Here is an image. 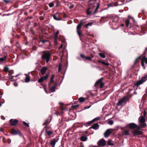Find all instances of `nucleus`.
Masks as SVG:
<instances>
[{
    "instance_id": "f257e3e1",
    "label": "nucleus",
    "mask_w": 147,
    "mask_h": 147,
    "mask_svg": "<svg viewBox=\"0 0 147 147\" xmlns=\"http://www.w3.org/2000/svg\"><path fill=\"white\" fill-rule=\"evenodd\" d=\"M88 8L86 11L88 15H90L93 12L94 13L98 9L100 3L97 2L96 0H90L88 1Z\"/></svg>"
},
{
    "instance_id": "f03ea898",
    "label": "nucleus",
    "mask_w": 147,
    "mask_h": 147,
    "mask_svg": "<svg viewBox=\"0 0 147 147\" xmlns=\"http://www.w3.org/2000/svg\"><path fill=\"white\" fill-rule=\"evenodd\" d=\"M41 58L43 60H46L47 63L49 61L51 54L49 51H43L41 52Z\"/></svg>"
},
{
    "instance_id": "7ed1b4c3",
    "label": "nucleus",
    "mask_w": 147,
    "mask_h": 147,
    "mask_svg": "<svg viewBox=\"0 0 147 147\" xmlns=\"http://www.w3.org/2000/svg\"><path fill=\"white\" fill-rule=\"evenodd\" d=\"M138 121L140 125L141 128H144L146 126V124L145 123V118L142 116H140L138 118Z\"/></svg>"
},
{
    "instance_id": "20e7f679",
    "label": "nucleus",
    "mask_w": 147,
    "mask_h": 147,
    "mask_svg": "<svg viewBox=\"0 0 147 147\" xmlns=\"http://www.w3.org/2000/svg\"><path fill=\"white\" fill-rule=\"evenodd\" d=\"M103 80L102 78H101L98 80L95 84V86L97 87L99 84H100V87L101 88H102L104 86V83L102 82Z\"/></svg>"
},
{
    "instance_id": "39448f33",
    "label": "nucleus",
    "mask_w": 147,
    "mask_h": 147,
    "mask_svg": "<svg viewBox=\"0 0 147 147\" xmlns=\"http://www.w3.org/2000/svg\"><path fill=\"white\" fill-rule=\"evenodd\" d=\"M106 142L103 138H102L99 141H98L97 144L98 146H105L106 144Z\"/></svg>"
},
{
    "instance_id": "423d86ee",
    "label": "nucleus",
    "mask_w": 147,
    "mask_h": 147,
    "mask_svg": "<svg viewBox=\"0 0 147 147\" xmlns=\"http://www.w3.org/2000/svg\"><path fill=\"white\" fill-rule=\"evenodd\" d=\"M113 130V129H109L106 130L104 133L105 137L107 138L109 137Z\"/></svg>"
},
{
    "instance_id": "0eeeda50",
    "label": "nucleus",
    "mask_w": 147,
    "mask_h": 147,
    "mask_svg": "<svg viewBox=\"0 0 147 147\" xmlns=\"http://www.w3.org/2000/svg\"><path fill=\"white\" fill-rule=\"evenodd\" d=\"M49 77V75L47 74L45 76L41 77L38 80V82L41 84V83L44 81L46 80Z\"/></svg>"
},
{
    "instance_id": "6e6552de",
    "label": "nucleus",
    "mask_w": 147,
    "mask_h": 147,
    "mask_svg": "<svg viewBox=\"0 0 147 147\" xmlns=\"http://www.w3.org/2000/svg\"><path fill=\"white\" fill-rule=\"evenodd\" d=\"M122 130V133L125 136H128L129 135V130L126 129L125 127H123L121 129Z\"/></svg>"
},
{
    "instance_id": "1a4fd4ad",
    "label": "nucleus",
    "mask_w": 147,
    "mask_h": 147,
    "mask_svg": "<svg viewBox=\"0 0 147 147\" xmlns=\"http://www.w3.org/2000/svg\"><path fill=\"white\" fill-rule=\"evenodd\" d=\"M58 137V136L56 137V138L54 139L51 141L50 144L52 146V147H54L56 143L59 140Z\"/></svg>"
},
{
    "instance_id": "9d476101",
    "label": "nucleus",
    "mask_w": 147,
    "mask_h": 147,
    "mask_svg": "<svg viewBox=\"0 0 147 147\" xmlns=\"http://www.w3.org/2000/svg\"><path fill=\"white\" fill-rule=\"evenodd\" d=\"M144 63L147 64V58L144 57L142 58L141 61V65L143 67L144 69H145V67L144 66Z\"/></svg>"
},
{
    "instance_id": "9b49d317",
    "label": "nucleus",
    "mask_w": 147,
    "mask_h": 147,
    "mask_svg": "<svg viewBox=\"0 0 147 147\" xmlns=\"http://www.w3.org/2000/svg\"><path fill=\"white\" fill-rule=\"evenodd\" d=\"M132 133L133 134L134 136H135L137 135L142 134H143V132L142 131L135 129L132 131Z\"/></svg>"
},
{
    "instance_id": "f8f14e48",
    "label": "nucleus",
    "mask_w": 147,
    "mask_h": 147,
    "mask_svg": "<svg viewBox=\"0 0 147 147\" xmlns=\"http://www.w3.org/2000/svg\"><path fill=\"white\" fill-rule=\"evenodd\" d=\"M61 13L59 12L56 13L53 16V18L54 19L56 20H60L61 19L59 18Z\"/></svg>"
},
{
    "instance_id": "ddd939ff",
    "label": "nucleus",
    "mask_w": 147,
    "mask_h": 147,
    "mask_svg": "<svg viewBox=\"0 0 147 147\" xmlns=\"http://www.w3.org/2000/svg\"><path fill=\"white\" fill-rule=\"evenodd\" d=\"M53 131L52 130H45V135L49 136V138L53 137V136H51V135L53 134Z\"/></svg>"
},
{
    "instance_id": "4468645a",
    "label": "nucleus",
    "mask_w": 147,
    "mask_h": 147,
    "mask_svg": "<svg viewBox=\"0 0 147 147\" xmlns=\"http://www.w3.org/2000/svg\"><path fill=\"white\" fill-rule=\"evenodd\" d=\"M18 122V120L16 119H11L9 121L11 125L13 126L16 125Z\"/></svg>"
},
{
    "instance_id": "2eb2a0df",
    "label": "nucleus",
    "mask_w": 147,
    "mask_h": 147,
    "mask_svg": "<svg viewBox=\"0 0 147 147\" xmlns=\"http://www.w3.org/2000/svg\"><path fill=\"white\" fill-rule=\"evenodd\" d=\"M127 99V98L125 97H123L122 99L119 100L117 103V105L119 106L122 105L123 103L126 101Z\"/></svg>"
},
{
    "instance_id": "dca6fc26",
    "label": "nucleus",
    "mask_w": 147,
    "mask_h": 147,
    "mask_svg": "<svg viewBox=\"0 0 147 147\" xmlns=\"http://www.w3.org/2000/svg\"><path fill=\"white\" fill-rule=\"evenodd\" d=\"M128 126L129 128L130 129H133L136 128L137 125L134 123H129Z\"/></svg>"
},
{
    "instance_id": "f3484780",
    "label": "nucleus",
    "mask_w": 147,
    "mask_h": 147,
    "mask_svg": "<svg viewBox=\"0 0 147 147\" xmlns=\"http://www.w3.org/2000/svg\"><path fill=\"white\" fill-rule=\"evenodd\" d=\"M51 121V119H50L49 117H48L47 119H46L45 122L43 123V125H48Z\"/></svg>"
},
{
    "instance_id": "a211bd4d",
    "label": "nucleus",
    "mask_w": 147,
    "mask_h": 147,
    "mask_svg": "<svg viewBox=\"0 0 147 147\" xmlns=\"http://www.w3.org/2000/svg\"><path fill=\"white\" fill-rule=\"evenodd\" d=\"M84 20H82L81 21L80 23L77 25V30H80L81 29L82 26L83 24L84 23L83 22V21Z\"/></svg>"
},
{
    "instance_id": "6ab92c4d",
    "label": "nucleus",
    "mask_w": 147,
    "mask_h": 147,
    "mask_svg": "<svg viewBox=\"0 0 147 147\" xmlns=\"http://www.w3.org/2000/svg\"><path fill=\"white\" fill-rule=\"evenodd\" d=\"M99 127V125L97 123L94 124L92 126L90 127V128H92L95 130L98 129Z\"/></svg>"
},
{
    "instance_id": "aec40b11",
    "label": "nucleus",
    "mask_w": 147,
    "mask_h": 147,
    "mask_svg": "<svg viewBox=\"0 0 147 147\" xmlns=\"http://www.w3.org/2000/svg\"><path fill=\"white\" fill-rule=\"evenodd\" d=\"M47 70L46 67H44L41 69L40 72L42 75H44Z\"/></svg>"
},
{
    "instance_id": "412c9836",
    "label": "nucleus",
    "mask_w": 147,
    "mask_h": 147,
    "mask_svg": "<svg viewBox=\"0 0 147 147\" xmlns=\"http://www.w3.org/2000/svg\"><path fill=\"white\" fill-rule=\"evenodd\" d=\"M19 130H16L14 129H12L11 131V133L13 135H17L19 133Z\"/></svg>"
},
{
    "instance_id": "4be33fe9",
    "label": "nucleus",
    "mask_w": 147,
    "mask_h": 147,
    "mask_svg": "<svg viewBox=\"0 0 147 147\" xmlns=\"http://www.w3.org/2000/svg\"><path fill=\"white\" fill-rule=\"evenodd\" d=\"M142 84V82H141L140 80L139 81L136 82L134 85V86H137L138 87L139 86Z\"/></svg>"
},
{
    "instance_id": "5701e85b",
    "label": "nucleus",
    "mask_w": 147,
    "mask_h": 147,
    "mask_svg": "<svg viewBox=\"0 0 147 147\" xmlns=\"http://www.w3.org/2000/svg\"><path fill=\"white\" fill-rule=\"evenodd\" d=\"M147 76L146 75L143 77H142L140 80L141 82H142V83H143V82L146 81V80H147Z\"/></svg>"
},
{
    "instance_id": "b1692460",
    "label": "nucleus",
    "mask_w": 147,
    "mask_h": 147,
    "mask_svg": "<svg viewBox=\"0 0 147 147\" xmlns=\"http://www.w3.org/2000/svg\"><path fill=\"white\" fill-rule=\"evenodd\" d=\"M80 139L82 141L84 142L87 140V138L85 136H82L80 137Z\"/></svg>"
},
{
    "instance_id": "393cba45",
    "label": "nucleus",
    "mask_w": 147,
    "mask_h": 147,
    "mask_svg": "<svg viewBox=\"0 0 147 147\" xmlns=\"http://www.w3.org/2000/svg\"><path fill=\"white\" fill-rule=\"evenodd\" d=\"M56 86L55 85L53 86H50V85H49V88L50 89L52 92H53L55 91V88Z\"/></svg>"
},
{
    "instance_id": "a878e982",
    "label": "nucleus",
    "mask_w": 147,
    "mask_h": 147,
    "mask_svg": "<svg viewBox=\"0 0 147 147\" xmlns=\"http://www.w3.org/2000/svg\"><path fill=\"white\" fill-rule=\"evenodd\" d=\"M25 75L26 76L25 79V82H29L30 80V78L27 74H25Z\"/></svg>"
},
{
    "instance_id": "bb28decb",
    "label": "nucleus",
    "mask_w": 147,
    "mask_h": 147,
    "mask_svg": "<svg viewBox=\"0 0 147 147\" xmlns=\"http://www.w3.org/2000/svg\"><path fill=\"white\" fill-rule=\"evenodd\" d=\"M107 144L109 145L113 146L114 145L113 142L111 140H109L107 142Z\"/></svg>"
},
{
    "instance_id": "cd10ccee",
    "label": "nucleus",
    "mask_w": 147,
    "mask_h": 147,
    "mask_svg": "<svg viewBox=\"0 0 147 147\" xmlns=\"http://www.w3.org/2000/svg\"><path fill=\"white\" fill-rule=\"evenodd\" d=\"M78 100L80 102L82 103L85 100V99L84 98L81 97L78 98Z\"/></svg>"
},
{
    "instance_id": "c85d7f7f",
    "label": "nucleus",
    "mask_w": 147,
    "mask_h": 147,
    "mask_svg": "<svg viewBox=\"0 0 147 147\" xmlns=\"http://www.w3.org/2000/svg\"><path fill=\"white\" fill-rule=\"evenodd\" d=\"M92 23H89L85 24L84 26L86 28H88V26H92Z\"/></svg>"
},
{
    "instance_id": "c756f323",
    "label": "nucleus",
    "mask_w": 147,
    "mask_h": 147,
    "mask_svg": "<svg viewBox=\"0 0 147 147\" xmlns=\"http://www.w3.org/2000/svg\"><path fill=\"white\" fill-rule=\"evenodd\" d=\"M125 23L126 26L127 27H128L129 26V24L130 23L129 20V19H127L125 21Z\"/></svg>"
},
{
    "instance_id": "7c9ffc66",
    "label": "nucleus",
    "mask_w": 147,
    "mask_h": 147,
    "mask_svg": "<svg viewBox=\"0 0 147 147\" xmlns=\"http://www.w3.org/2000/svg\"><path fill=\"white\" fill-rule=\"evenodd\" d=\"M54 76H55L54 74L52 75L51 78L50 79V82H49V84L51 83H53V79L54 78Z\"/></svg>"
},
{
    "instance_id": "2f4dec72",
    "label": "nucleus",
    "mask_w": 147,
    "mask_h": 147,
    "mask_svg": "<svg viewBox=\"0 0 147 147\" xmlns=\"http://www.w3.org/2000/svg\"><path fill=\"white\" fill-rule=\"evenodd\" d=\"M99 55L101 57L104 58L105 57V56L104 54L102 53H99Z\"/></svg>"
},
{
    "instance_id": "473e14b6",
    "label": "nucleus",
    "mask_w": 147,
    "mask_h": 147,
    "mask_svg": "<svg viewBox=\"0 0 147 147\" xmlns=\"http://www.w3.org/2000/svg\"><path fill=\"white\" fill-rule=\"evenodd\" d=\"M6 59V56L0 58V61L3 62Z\"/></svg>"
},
{
    "instance_id": "72a5a7b5",
    "label": "nucleus",
    "mask_w": 147,
    "mask_h": 147,
    "mask_svg": "<svg viewBox=\"0 0 147 147\" xmlns=\"http://www.w3.org/2000/svg\"><path fill=\"white\" fill-rule=\"evenodd\" d=\"M54 3L53 2H52L49 4V5L50 7H53L54 5Z\"/></svg>"
},
{
    "instance_id": "f704fd0d",
    "label": "nucleus",
    "mask_w": 147,
    "mask_h": 147,
    "mask_svg": "<svg viewBox=\"0 0 147 147\" xmlns=\"http://www.w3.org/2000/svg\"><path fill=\"white\" fill-rule=\"evenodd\" d=\"M59 104L61 106V108L60 109V110H63L65 109V108L63 107V105L61 103H60Z\"/></svg>"
},
{
    "instance_id": "c9c22d12",
    "label": "nucleus",
    "mask_w": 147,
    "mask_h": 147,
    "mask_svg": "<svg viewBox=\"0 0 147 147\" xmlns=\"http://www.w3.org/2000/svg\"><path fill=\"white\" fill-rule=\"evenodd\" d=\"M128 19H131L133 20L134 22H135V20L134 18L133 17H132L130 16H128Z\"/></svg>"
},
{
    "instance_id": "e433bc0d",
    "label": "nucleus",
    "mask_w": 147,
    "mask_h": 147,
    "mask_svg": "<svg viewBox=\"0 0 147 147\" xmlns=\"http://www.w3.org/2000/svg\"><path fill=\"white\" fill-rule=\"evenodd\" d=\"M54 3H55L56 5V6H57L60 3L57 0H56L55 1H54Z\"/></svg>"
},
{
    "instance_id": "4c0bfd02",
    "label": "nucleus",
    "mask_w": 147,
    "mask_h": 147,
    "mask_svg": "<svg viewBox=\"0 0 147 147\" xmlns=\"http://www.w3.org/2000/svg\"><path fill=\"white\" fill-rule=\"evenodd\" d=\"M51 128V127H49L48 126V125L45 126L44 127V128L45 129V130H48V129H50Z\"/></svg>"
},
{
    "instance_id": "58836bf2",
    "label": "nucleus",
    "mask_w": 147,
    "mask_h": 147,
    "mask_svg": "<svg viewBox=\"0 0 147 147\" xmlns=\"http://www.w3.org/2000/svg\"><path fill=\"white\" fill-rule=\"evenodd\" d=\"M62 68V65L60 63L59 65V68H58V71L59 72L61 70Z\"/></svg>"
},
{
    "instance_id": "ea45409f",
    "label": "nucleus",
    "mask_w": 147,
    "mask_h": 147,
    "mask_svg": "<svg viewBox=\"0 0 147 147\" xmlns=\"http://www.w3.org/2000/svg\"><path fill=\"white\" fill-rule=\"evenodd\" d=\"M102 63L104 65L106 66H108L109 65V63H105L104 61H102Z\"/></svg>"
},
{
    "instance_id": "a19ab883",
    "label": "nucleus",
    "mask_w": 147,
    "mask_h": 147,
    "mask_svg": "<svg viewBox=\"0 0 147 147\" xmlns=\"http://www.w3.org/2000/svg\"><path fill=\"white\" fill-rule=\"evenodd\" d=\"M108 123L110 125H111L113 124V121L112 120H109L108 121Z\"/></svg>"
},
{
    "instance_id": "79ce46f5",
    "label": "nucleus",
    "mask_w": 147,
    "mask_h": 147,
    "mask_svg": "<svg viewBox=\"0 0 147 147\" xmlns=\"http://www.w3.org/2000/svg\"><path fill=\"white\" fill-rule=\"evenodd\" d=\"M4 70L6 72H8L9 71V68L7 67H5L4 68Z\"/></svg>"
},
{
    "instance_id": "37998d69",
    "label": "nucleus",
    "mask_w": 147,
    "mask_h": 147,
    "mask_svg": "<svg viewBox=\"0 0 147 147\" xmlns=\"http://www.w3.org/2000/svg\"><path fill=\"white\" fill-rule=\"evenodd\" d=\"M59 33V31L57 30V31L56 32V33L54 37H56V38H57V37H58V36Z\"/></svg>"
},
{
    "instance_id": "c03bdc74",
    "label": "nucleus",
    "mask_w": 147,
    "mask_h": 147,
    "mask_svg": "<svg viewBox=\"0 0 147 147\" xmlns=\"http://www.w3.org/2000/svg\"><path fill=\"white\" fill-rule=\"evenodd\" d=\"M99 117H96L94 119H93L92 121H93V122H94V121H96L97 120H99Z\"/></svg>"
},
{
    "instance_id": "a18cd8bd",
    "label": "nucleus",
    "mask_w": 147,
    "mask_h": 147,
    "mask_svg": "<svg viewBox=\"0 0 147 147\" xmlns=\"http://www.w3.org/2000/svg\"><path fill=\"white\" fill-rule=\"evenodd\" d=\"M78 35L80 36L81 35V32L78 30H77Z\"/></svg>"
},
{
    "instance_id": "49530a36",
    "label": "nucleus",
    "mask_w": 147,
    "mask_h": 147,
    "mask_svg": "<svg viewBox=\"0 0 147 147\" xmlns=\"http://www.w3.org/2000/svg\"><path fill=\"white\" fill-rule=\"evenodd\" d=\"M93 123V121H92H92H89V122H87L86 123V124L87 125H89V124H90Z\"/></svg>"
},
{
    "instance_id": "de8ad7c7",
    "label": "nucleus",
    "mask_w": 147,
    "mask_h": 147,
    "mask_svg": "<svg viewBox=\"0 0 147 147\" xmlns=\"http://www.w3.org/2000/svg\"><path fill=\"white\" fill-rule=\"evenodd\" d=\"M23 124L26 126L27 127H29V125L28 123L25 121L23 122Z\"/></svg>"
},
{
    "instance_id": "09e8293b",
    "label": "nucleus",
    "mask_w": 147,
    "mask_h": 147,
    "mask_svg": "<svg viewBox=\"0 0 147 147\" xmlns=\"http://www.w3.org/2000/svg\"><path fill=\"white\" fill-rule=\"evenodd\" d=\"M85 58L87 60H91V58L89 57H85Z\"/></svg>"
},
{
    "instance_id": "8fccbe9b",
    "label": "nucleus",
    "mask_w": 147,
    "mask_h": 147,
    "mask_svg": "<svg viewBox=\"0 0 147 147\" xmlns=\"http://www.w3.org/2000/svg\"><path fill=\"white\" fill-rule=\"evenodd\" d=\"M5 3H7L9 2L10 1L9 0H2Z\"/></svg>"
},
{
    "instance_id": "3c124183",
    "label": "nucleus",
    "mask_w": 147,
    "mask_h": 147,
    "mask_svg": "<svg viewBox=\"0 0 147 147\" xmlns=\"http://www.w3.org/2000/svg\"><path fill=\"white\" fill-rule=\"evenodd\" d=\"M140 58V57H138L137 58H136V60H135V63H136L138 62V60L139 58Z\"/></svg>"
},
{
    "instance_id": "603ef678",
    "label": "nucleus",
    "mask_w": 147,
    "mask_h": 147,
    "mask_svg": "<svg viewBox=\"0 0 147 147\" xmlns=\"http://www.w3.org/2000/svg\"><path fill=\"white\" fill-rule=\"evenodd\" d=\"M146 113L145 110L144 111L143 113V115L142 117H144L146 116Z\"/></svg>"
},
{
    "instance_id": "864d4df0",
    "label": "nucleus",
    "mask_w": 147,
    "mask_h": 147,
    "mask_svg": "<svg viewBox=\"0 0 147 147\" xmlns=\"http://www.w3.org/2000/svg\"><path fill=\"white\" fill-rule=\"evenodd\" d=\"M57 38L58 37H57V38H56V37H54L55 42V43L56 44L57 43Z\"/></svg>"
},
{
    "instance_id": "5fc2aeb1",
    "label": "nucleus",
    "mask_w": 147,
    "mask_h": 147,
    "mask_svg": "<svg viewBox=\"0 0 147 147\" xmlns=\"http://www.w3.org/2000/svg\"><path fill=\"white\" fill-rule=\"evenodd\" d=\"M137 129H138V130H139V129H141V128H141V127L140 125V126H138V125H137V126H136V127Z\"/></svg>"
},
{
    "instance_id": "6e6d98bb",
    "label": "nucleus",
    "mask_w": 147,
    "mask_h": 147,
    "mask_svg": "<svg viewBox=\"0 0 147 147\" xmlns=\"http://www.w3.org/2000/svg\"><path fill=\"white\" fill-rule=\"evenodd\" d=\"M40 19L41 20H43L44 19V18L43 16H41L40 17Z\"/></svg>"
},
{
    "instance_id": "4d7b16f0",
    "label": "nucleus",
    "mask_w": 147,
    "mask_h": 147,
    "mask_svg": "<svg viewBox=\"0 0 147 147\" xmlns=\"http://www.w3.org/2000/svg\"><path fill=\"white\" fill-rule=\"evenodd\" d=\"M20 136H22L24 138V136H22V134L19 131V133L18 134Z\"/></svg>"
},
{
    "instance_id": "13d9d810",
    "label": "nucleus",
    "mask_w": 147,
    "mask_h": 147,
    "mask_svg": "<svg viewBox=\"0 0 147 147\" xmlns=\"http://www.w3.org/2000/svg\"><path fill=\"white\" fill-rule=\"evenodd\" d=\"M47 41L46 40H41V42L43 43H44L45 42H46Z\"/></svg>"
},
{
    "instance_id": "bf43d9fd",
    "label": "nucleus",
    "mask_w": 147,
    "mask_h": 147,
    "mask_svg": "<svg viewBox=\"0 0 147 147\" xmlns=\"http://www.w3.org/2000/svg\"><path fill=\"white\" fill-rule=\"evenodd\" d=\"M63 47V45L62 44H61L60 46V47H59V49H60L61 48H62Z\"/></svg>"
},
{
    "instance_id": "052dcab7",
    "label": "nucleus",
    "mask_w": 147,
    "mask_h": 147,
    "mask_svg": "<svg viewBox=\"0 0 147 147\" xmlns=\"http://www.w3.org/2000/svg\"><path fill=\"white\" fill-rule=\"evenodd\" d=\"M74 7V6L73 5H71L69 7V8L70 9H72Z\"/></svg>"
},
{
    "instance_id": "680f3d73",
    "label": "nucleus",
    "mask_w": 147,
    "mask_h": 147,
    "mask_svg": "<svg viewBox=\"0 0 147 147\" xmlns=\"http://www.w3.org/2000/svg\"><path fill=\"white\" fill-rule=\"evenodd\" d=\"M79 107V105H75V106H72V107H73V108L74 109H75V108H76V107Z\"/></svg>"
},
{
    "instance_id": "e2e57ef3",
    "label": "nucleus",
    "mask_w": 147,
    "mask_h": 147,
    "mask_svg": "<svg viewBox=\"0 0 147 147\" xmlns=\"http://www.w3.org/2000/svg\"><path fill=\"white\" fill-rule=\"evenodd\" d=\"M80 56L82 58H84L85 57L84 55L83 54H81Z\"/></svg>"
},
{
    "instance_id": "0e129e2a",
    "label": "nucleus",
    "mask_w": 147,
    "mask_h": 147,
    "mask_svg": "<svg viewBox=\"0 0 147 147\" xmlns=\"http://www.w3.org/2000/svg\"><path fill=\"white\" fill-rule=\"evenodd\" d=\"M108 18V17H102L101 18H102L105 19H107Z\"/></svg>"
},
{
    "instance_id": "69168bd1",
    "label": "nucleus",
    "mask_w": 147,
    "mask_h": 147,
    "mask_svg": "<svg viewBox=\"0 0 147 147\" xmlns=\"http://www.w3.org/2000/svg\"><path fill=\"white\" fill-rule=\"evenodd\" d=\"M77 147H84V146L82 144V143H81L80 146H78Z\"/></svg>"
},
{
    "instance_id": "338daca9",
    "label": "nucleus",
    "mask_w": 147,
    "mask_h": 147,
    "mask_svg": "<svg viewBox=\"0 0 147 147\" xmlns=\"http://www.w3.org/2000/svg\"><path fill=\"white\" fill-rule=\"evenodd\" d=\"M4 129L3 128H1L0 129V131H4Z\"/></svg>"
},
{
    "instance_id": "774afa93",
    "label": "nucleus",
    "mask_w": 147,
    "mask_h": 147,
    "mask_svg": "<svg viewBox=\"0 0 147 147\" xmlns=\"http://www.w3.org/2000/svg\"><path fill=\"white\" fill-rule=\"evenodd\" d=\"M90 107H91V106H89L86 107L85 108V109H88V108H90Z\"/></svg>"
}]
</instances>
